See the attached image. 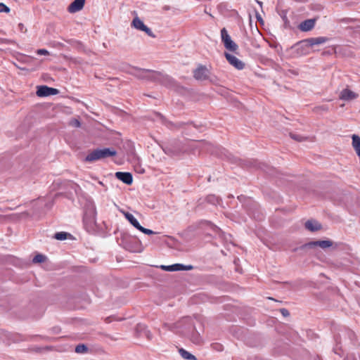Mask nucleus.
Wrapping results in <instances>:
<instances>
[{"label":"nucleus","mask_w":360,"mask_h":360,"mask_svg":"<svg viewBox=\"0 0 360 360\" xmlns=\"http://www.w3.org/2000/svg\"><path fill=\"white\" fill-rule=\"evenodd\" d=\"M9 11H10V9L7 6H6L3 3H0V13H2V12L8 13Z\"/></svg>","instance_id":"obj_28"},{"label":"nucleus","mask_w":360,"mask_h":360,"mask_svg":"<svg viewBox=\"0 0 360 360\" xmlns=\"http://www.w3.org/2000/svg\"><path fill=\"white\" fill-rule=\"evenodd\" d=\"M71 124L72 125L76 127H80V122L78 120H73L71 121Z\"/></svg>","instance_id":"obj_32"},{"label":"nucleus","mask_w":360,"mask_h":360,"mask_svg":"<svg viewBox=\"0 0 360 360\" xmlns=\"http://www.w3.org/2000/svg\"><path fill=\"white\" fill-rule=\"evenodd\" d=\"M46 259V257L41 254H38L34 257L32 262L34 263H41L44 262Z\"/></svg>","instance_id":"obj_26"},{"label":"nucleus","mask_w":360,"mask_h":360,"mask_svg":"<svg viewBox=\"0 0 360 360\" xmlns=\"http://www.w3.org/2000/svg\"><path fill=\"white\" fill-rule=\"evenodd\" d=\"M295 1H297V2H305L306 0H294Z\"/></svg>","instance_id":"obj_35"},{"label":"nucleus","mask_w":360,"mask_h":360,"mask_svg":"<svg viewBox=\"0 0 360 360\" xmlns=\"http://www.w3.org/2000/svg\"><path fill=\"white\" fill-rule=\"evenodd\" d=\"M207 202L212 204V205H217L219 202V199L217 196L214 195H210L206 198Z\"/></svg>","instance_id":"obj_23"},{"label":"nucleus","mask_w":360,"mask_h":360,"mask_svg":"<svg viewBox=\"0 0 360 360\" xmlns=\"http://www.w3.org/2000/svg\"><path fill=\"white\" fill-rule=\"evenodd\" d=\"M205 155V154L203 153H201L199 154V155Z\"/></svg>","instance_id":"obj_36"},{"label":"nucleus","mask_w":360,"mask_h":360,"mask_svg":"<svg viewBox=\"0 0 360 360\" xmlns=\"http://www.w3.org/2000/svg\"><path fill=\"white\" fill-rule=\"evenodd\" d=\"M179 352L182 358L187 360H196V357L192 354L189 353L183 348L179 349Z\"/></svg>","instance_id":"obj_20"},{"label":"nucleus","mask_w":360,"mask_h":360,"mask_svg":"<svg viewBox=\"0 0 360 360\" xmlns=\"http://www.w3.org/2000/svg\"><path fill=\"white\" fill-rule=\"evenodd\" d=\"M316 20L317 18L305 20L298 25V28L302 32L310 31L314 27Z\"/></svg>","instance_id":"obj_11"},{"label":"nucleus","mask_w":360,"mask_h":360,"mask_svg":"<svg viewBox=\"0 0 360 360\" xmlns=\"http://www.w3.org/2000/svg\"><path fill=\"white\" fill-rule=\"evenodd\" d=\"M192 146L195 147V148H201L202 150H207L210 152L208 154L210 155H221L222 154L218 152L219 148L209 143L193 141Z\"/></svg>","instance_id":"obj_5"},{"label":"nucleus","mask_w":360,"mask_h":360,"mask_svg":"<svg viewBox=\"0 0 360 360\" xmlns=\"http://www.w3.org/2000/svg\"><path fill=\"white\" fill-rule=\"evenodd\" d=\"M132 25L136 29L145 32L149 36L154 37L151 30L145 25L139 18H135L133 20Z\"/></svg>","instance_id":"obj_10"},{"label":"nucleus","mask_w":360,"mask_h":360,"mask_svg":"<svg viewBox=\"0 0 360 360\" xmlns=\"http://www.w3.org/2000/svg\"><path fill=\"white\" fill-rule=\"evenodd\" d=\"M328 39L326 37H319L315 38H309L306 40V42L310 46H313L314 45L321 44L327 42Z\"/></svg>","instance_id":"obj_15"},{"label":"nucleus","mask_w":360,"mask_h":360,"mask_svg":"<svg viewBox=\"0 0 360 360\" xmlns=\"http://www.w3.org/2000/svg\"><path fill=\"white\" fill-rule=\"evenodd\" d=\"M161 268L165 271H181V268H182V264H172V265H169V266H165V265H162L161 266Z\"/></svg>","instance_id":"obj_19"},{"label":"nucleus","mask_w":360,"mask_h":360,"mask_svg":"<svg viewBox=\"0 0 360 360\" xmlns=\"http://www.w3.org/2000/svg\"><path fill=\"white\" fill-rule=\"evenodd\" d=\"M37 53L38 55H45V56L49 55V52L47 50L44 49H38L37 51Z\"/></svg>","instance_id":"obj_29"},{"label":"nucleus","mask_w":360,"mask_h":360,"mask_svg":"<svg viewBox=\"0 0 360 360\" xmlns=\"http://www.w3.org/2000/svg\"><path fill=\"white\" fill-rule=\"evenodd\" d=\"M138 230L146 235H153V234L156 233L153 231L148 229H146V228L143 227L142 226H141Z\"/></svg>","instance_id":"obj_27"},{"label":"nucleus","mask_w":360,"mask_h":360,"mask_svg":"<svg viewBox=\"0 0 360 360\" xmlns=\"http://www.w3.org/2000/svg\"><path fill=\"white\" fill-rule=\"evenodd\" d=\"M352 139V146L355 150L357 155L360 157V137L358 135L353 134Z\"/></svg>","instance_id":"obj_18"},{"label":"nucleus","mask_w":360,"mask_h":360,"mask_svg":"<svg viewBox=\"0 0 360 360\" xmlns=\"http://www.w3.org/2000/svg\"><path fill=\"white\" fill-rule=\"evenodd\" d=\"M280 311L282 314V315L285 317L288 316L290 315L288 310L285 308L281 309Z\"/></svg>","instance_id":"obj_31"},{"label":"nucleus","mask_w":360,"mask_h":360,"mask_svg":"<svg viewBox=\"0 0 360 360\" xmlns=\"http://www.w3.org/2000/svg\"><path fill=\"white\" fill-rule=\"evenodd\" d=\"M290 136L291 139L298 142H302L308 140L307 137L294 133H290Z\"/></svg>","instance_id":"obj_22"},{"label":"nucleus","mask_w":360,"mask_h":360,"mask_svg":"<svg viewBox=\"0 0 360 360\" xmlns=\"http://www.w3.org/2000/svg\"><path fill=\"white\" fill-rule=\"evenodd\" d=\"M225 57L228 62L238 70H243L245 64L237 57L228 53H225Z\"/></svg>","instance_id":"obj_9"},{"label":"nucleus","mask_w":360,"mask_h":360,"mask_svg":"<svg viewBox=\"0 0 360 360\" xmlns=\"http://www.w3.org/2000/svg\"><path fill=\"white\" fill-rule=\"evenodd\" d=\"M333 245V241H331L330 240L311 241V242L307 243L301 245L300 247L294 249L293 251L295 252L298 250H304L307 248H313L316 246H319L321 248L324 250V249L332 247Z\"/></svg>","instance_id":"obj_2"},{"label":"nucleus","mask_w":360,"mask_h":360,"mask_svg":"<svg viewBox=\"0 0 360 360\" xmlns=\"http://www.w3.org/2000/svg\"><path fill=\"white\" fill-rule=\"evenodd\" d=\"M116 155L117 153L113 148H102L94 150L86 158H108Z\"/></svg>","instance_id":"obj_4"},{"label":"nucleus","mask_w":360,"mask_h":360,"mask_svg":"<svg viewBox=\"0 0 360 360\" xmlns=\"http://www.w3.org/2000/svg\"><path fill=\"white\" fill-rule=\"evenodd\" d=\"M85 0H75L68 8V11L71 13H76L82 10L84 6Z\"/></svg>","instance_id":"obj_13"},{"label":"nucleus","mask_w":360,"mask_h":360,"mask_svg":"<svg viewBox=\"0 0 360 360\" xmlns=\"http://www.w3.org/2000/svg\"><path fill=\"white\" fill-rule=\"evenodd\" d=\"M117 242L120 246L131 252H141L143 250L141 242L136 236H132L127 233L122 232L117 238Z\"/></svg>","instance_id":"obj_1"},{"label":"nucleus","mask_w":360,"mask_h":360,"mask_svg":"<svg viewBox=\"0 0 360 360\" xmlns=\"http://www.w3.org/2000/svg\"><path fill=\"white\" fill-rule=\"evenodd\" d=\"M193 266L192 265H184L182 264V268H181V271H188L192 270Z\"/></svg>","instance_id":"obj_30"},{"label":"nucleus","mask_w":360,"mask_h":360,"mask_svg":"<svg viewBox=\"0 0 360 360\" xmlns=\"http://www.w3.org/2000/svg\"><path fill=\"white\" fill-rule=\"evenodd\" d=\"M209 75V70L206 66L202 65H198V67L193 71V77L197 80H206L208 79Z\"/></svg>","instance_id":"obj_6"},{"label":"nucleus","mask_w":360,"mask_h":360,"mask_svg":"<svg viewBox=\"0 0 360 360\" xmlns=\"http://www.w3.org/2000/svg\"><path fill=\"white\" fill-rule=\"evenodd\" d=\"M58 90L47 86H39L37 87V95L39 97H45L51 95H56Z\"/></svg>","instance_id":"obj_7"},{"label":"nucleus","mask_w":360,"mask_h":360,"mask_svg":"<svg viewBox=\"0 0 360 360\" xmlns=\"http://www.w3.org/2000/svg\"><path fill=\"white\" fill-rule=\"evenodd\" d=\"M115 176L127 185H131L133 182L132 175L129 172H117L115 173Z\"/></svg>","instance_id":"obj_12"},{"label":"nucleus","mask_w":360,"mask_h":360,"mask_svg":"<svg viewBox=\"0 0 360 360\" xmlns=\"http://www.w3.org/2000/svg\"><path fill=\"white\" fill-rule=\"evenodd\" d=\"M86 161H88V162H91L93 160H95L96 159H91V158H89V159H84Z\"/></svg>","instance_id":"obj_34"},{"label":"nucleus","mask_w":360,"mask_h":360,"mask_svg":"<svg viewBox=\"0 0 360 360\" xmlns=\"http://www.w3.org/2000/svg\"><path fill=\"white\" fill-rule=\"evenodd\" d=\"M131 163H133L134 169L136 172L143 174L145 172V169L141 166L139 162V159H131Z\"/></svg>","instance_id":"obj_21"},{"label":"nucleus","mask_w":360,"mask_h":360,"mask_svg":"<svg viewBox=\"0 0 360 360\" xmlns=\"http://www.w3.org/2000/svg\"><path fill=\"white\" fill-rule=\"evenodd\" d=\"M160 72H157L155 71L149 70H143L141 71L140 77L141 78L146 79H156L160 76Z\"/></svg>","instance_id":"obj_16"},{"label":"nucleus","mask_w":360,"mask_h":360,"mask_svg":"<svg viewBox=\"0 0 360 360\" xmlns=\"http://www.w3.org/2000/svg\"><path fill=\"white\" fill-rule=\"evenodd\" d=\"M221 41L227 50L234 52L238 49V46L233 41H232L230 35L228 34L227 30L224 27L221 30Z\"/></svg>","instance_id":"obj_3"},{"label":"nucleus","mask_w":360,"mask_h":360,"mask_svg":"<svg viewBox=\"0 0 360 360\" xmlns=\"http://www.w3.org/2000/svg\"><path fill=\"white\" fill-rule=\"evenodd\" d=\"M125 218L130 222V224L134 226L136 229H139L141 226L138 220L134 217V215L129 212L122 211Z\"/></svg>","instance_id":"obj_17"},{"label":"nucleus","mask_w":360,"mask_h":360,"mask_svg":"<svg viewBox=\"0 0 360 360\" xmlns=\"http://www.w3.org/2000/svg\"><path fill=\"white\" fill-rule=\"evenodd\" d=\"M122 160V159H116V160H115V163H116V164L121 165V164H122V163H123Z\"/></svg>","instance_id":"obj_33"},{"label":"nucleus","mask_w":360,"mask_h":360,"mask_svg":"<svg viewBox=\"0 0 360 360\" xmlns=\"http://www.w3.org/2000/svg\"><path fill=\"white\" fill-rule=\"evenodd\" d=\"M358 97H359L358 94L354 92L353 91H352L351 89H349L347 87L342 89L340 91V95H339V98L340 100H343V101H346L354 100V99L357 98Z\"/></svg>","instance_id":"obj_8"},{"label":"nucleus","mask_w":360,"mask_h":360,"mask_svg":"<svg viewBox=\"0 0 360 360\" xmlns=\"http://www.w3.org/2000/svg\"><path fill=\"white\" fill-rule=\"evenodd\" d=\"M69 235L70 234L66 232H58L54 235V238L59 240H63L67 239Z\"/></svg>","instance_id":"obj_24"},{"label":"nucleus","mask_w":360,"mask_h":360,"mask_svg":"<svg viewBox=\"0 0 360 360\" xmlns=\"http://www.w3.org/2000/svg\"><path fill=\"white\" fill-rule=\"evenodd\" d=\"M88 350L87 347L84 344H80L76 346L75 352L82 354L86 352Z\"/></svg>","instance_id":"obj_25"},{"label":"nucleus","mask_w":360,"mask_h":360,"mask_svg":"<svg viewBox=\"0 0 360 360\" xmlns=\"http://www.w3.org/2000/svg\"><path fill=\"white\" fill-rule=\"evenodd\" d=\"M304 226L306 229L314 232L320 230L322 227L321 224L314 219H309L305 222Z\"/></svg>","instance_id":"obj_14"}]
</instances>
